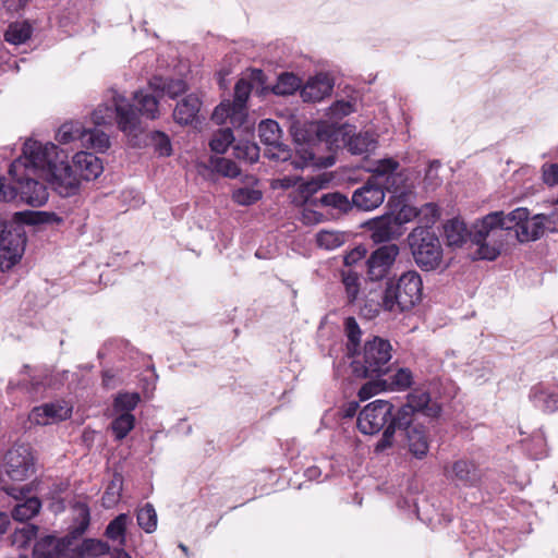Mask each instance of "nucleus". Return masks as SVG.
<instances>
[{"label":"nucleus","mask_w":558,"mask_h":558,"mask_svg":"<svg viewBox=\"0 0 558 558\" xmlns=\"http://www.w3.org/2000/svg\"><path fill=\"white\" fill-rule=\"evenodd\" d=\"M439 162L434 161L428 166V169L425 174V183L428 187L434 189L439 184V178H438V169H439Z\"/></svg>","instance_id":"obj_61"},{"label":"nucleus","mask_w":558,"mask_h":558,"mask_svg":"<svg viewBox=\"0 0 558 558\" xmlns=\"http://www.w3.org/2000/svg\"><path fill=\"white\" fill-rule=\"evenodd\" d=\"M73 162L80 171V177L87 181L98 178L104 170L101 160L90 153H76L73 157Z\"/></svg>","instance_id":"obj_21"},{"label":"nucleus","mask_w":558,"mask_h":558,"mask_svg":"<svg viewBox=\"0 0 558 558\" xmlns=\"http://www.w3.org/2000/svg\"><path fill=\"white\" fill-rule=\"evenodd\" d=\"M407 403L416 413L421 412L429 417H436L440 413L439 405L432 402L429 393L420 389H415L407 396Z\"/></svg>","instance_id":"obj_22"},{"label":"nucleus","mask_w":558,"mask_h":558,"mask_svg":"<svg viewBox=\"0 0 558 558\" xmlns=\"http://www.w3.org/2000/svg\"><path fill=\"white\" fill-rule=\"evenodd\" d=\"M418 215L416 208L411 206H403L398 215L392 219L396 225H401L404 222L410 221L412 218L416 217Z\"/></svg>","instance_id":"obj_63"},{"label":"nucleus","mask_w":558,"mask_h":558,"mask_svg":"<svg viewBox=\"0 0 558 558\" xmlns=\"http://www.w3.org/2000/svg\"><path fill=\"white\" fill-rule=\"evenodd\" d=\"M353 111V107L348 101H337L330 107V114L333 118H342L350 114Z\"/></svg>","instance_id":"obj_62"},{"label":"nucleus","mask_w":558,"mask_h":558,"mask_svg":"<svg viewBox=\"0 0 558 558\" xmlns=\"http://www.w3.org/2000/svg\"><path fill=\"white\" fill-rule=\"evenodd\" d=\"M543 214L535 215L533 218H526L520 229L517 230V239L520 242L535 241L544 233Z\"/></svg>","instance_id":"obj_27"},{"label":"nucleus","mask_w":558,"mask_h":558,"mask_svg":"<svg viewBox=\"0 0 558 558\" xmlns=\"http://www.w3.org/2000/svg\"><path fill=\"white\" fill-rule=\"evenodd\" d=\"M399 162L393 158H384L376 160L369 171L376 184L386 189V191L399 192L403 183V174L401 173Z\"/></svg>","instance_id":"obj_12"},{"label":"nucleus","mask_w":558,"mask_h":558,"mask_svg":"<svg viewBox=\"0 0 558 558\" xmlns=\"http://www.w3.org/2000/svg\"><path fill=\"white\" fill-rule=\"evenodd\" d=\"M347 146L351 154L362 155L375 149L376 140L369 132L359 133L349 140Z\"/></svg>","instance_id":"obj_33"},{"label":"nucleus","mask_w":558,"mask_h":558,"mask_svg":"<svg viewBox=\"0 0 558 558\" xmlns=\"http://www.w3.org/2000/svg\"><path fill=\"white\" fill-rule=\"evenodd\" d=\"M416 411L411 408L408 403L403 404L398 409L396 413L392 412L389 421V425L393 428H408L412 423Z\"/></svg>","instance_id":"obj_45"},{"label":"nucleus","mask_w":558,"mask_h":558,"mask_svg":"<svg viewBox=\"0 0 558 558\" xmlns=\"http://www.w3.org/2000/svg\"><path fill=\"white\" fill-rule=\"evenodd\" d=\"M121 480H113L107 487L102 496V505L106 508H112L121 496Z\"/></svg>","instance_id":"obj_56"},{"label":"nucleus","mask_w":558,"mask_h":558,"mask_svg":"<svg viewBox=\"0 0 558 558\" xmlns=\"http://www.w3.org/2000/svg\"><path fill=\"white\" fill-rule=\"evenodd\" d=\"M65 159H68L66 153L53 143L28 140L24 144L23 155L11 163L9 173L20 181L27 173L44 179L61 160Z\"/></svg>","instance_id":"obj_3"},{"label":"nucleus","mask_w":558,"mask_h":558,"mask_svg":"<svg viewBox=\"0 0 558 558\" xmlns=\"http://www.w3.org/2000/svg\"><path fill=\"white\" fill-rule=\"evenodd\" d=\"M129 522L130 518L128 514H119L108 524L105 533L106 536L113 542H118L120 546H123L125 544V532Z\"/></svg>","instance_id":"obj_34"},{"label":"nucleus","mask_w":558,"mask_h":558,"mask_svg":"<svg viewBox=\"0 0 558 558\" xmlns=\"http://www.w3.org/2000/svg\"><path fill=\"white\" fill-rule=\"evenodd\" d=\"M201 108V100L195 95L183 98L175 107L173 117L180 124H189L194 121Z\"/></svg>","instance_id":"obj_26"},{"label":"nucleus","mask_w":558,"mask_h":558,"mask_svg":"<svg viewBox=\"0 0 558 558\" xmlns=\"http://www.w3.org/2000/svg\"><path fill=\"white\" fill-rule=\"evenodd\" d=\"M317 245L331 251L340 247L345 242V234L335 230H320L316 234Z\"/></svg>","instance_id":"obj_40"},{"label":"nucleus","mask_w":558,"mask_h":558,"mask_svg":"<svg viewBox=\"0 0 558 558\" xmlns=\"http://www.w3.org/2000/svg\"><path fill=\"white\" fill-rule=\"evenodd\" d=\"M234 141V135L230 128L218 130L209 142L213 151L223 154Z\"/></svg>","instance_id":"obj_46"},{"label":"nucleus","mask_w":558,"mask_h":558,"mask_svg":"<svg viewBox=\"0 0 558 558\" xmlns=\"http://www.w3.org/2000/svg\"><path fill=\"white\" fill-rule=\"evenodd\" d=\"M396 428L391 425H387L380 439L375 445V452L380 453L391 448L395 444Z\"/></svg>","instance_id":"obj_58"},{"label":"nucleus","mask_w":558,"mask_h":558,"mask_svg":"<svg viewBox=\"0 0 558 558\" xmlns=\"http://www.w3.org/2000/svg\"><path fill=\"white\" fill-rule=\"evenodd\" d=\"M408 447L410 452L417 459L424 458L429 449V440L422 427H412L408 430Z\"/></svg>","instance_id":"obj_30"},{"label":"nucleus","mask_w":558,"mask_h":558,"mask_svg":"<svg viewBox=\"0 0 558 558\" xmlns=\"http://www.w3.org/2000/svg\"><path fill=\"white\" fill-rule=\"evenodd\" d=\"M396 222L391 218H380L374 223L372 239L376 243L388 242L393 239L396 233Z\"/></svg>","instance_id":"obj_37"},{"label":"nucleus","mask_w":558,"mask_h":558,"mask_svg":"<svg viewBox=\"0 0 558 558\" xmlns=\"http://www.w3.org/2000/svg\"><path fill=\"white\" fill-rule=\"evenodd\" d=\"M391 344L380 337L368 339L362 351L351 356V368L355 376L366 378L373 375H380L388 369L391 360Z\"/></svg>","instance_id":"obj_5"},{"label":"nucleus","mask_w":558,"mask_h":558,"mask_svg":"<svg viewBox=\"0 0 558 558\" xmlns=\"http://www.w3.org/2000/svg\"><path fill=\"white\" fill-rule=\"evenodd\" d=\"M474 225L469 231L463 221L452 219L445 225V236L449 246H461L469 236L472 240Z\"/></svg>","instance_id":"obj_28"},{"label":"nucleus","mask_w":558,"mask_h":558,"mask_svg":"<svg viewBox=\"0 0 558 558\" xmlns=\"http://www.w3.org/2000/svg\"><path fill=\"white\" fill-rule=\"evenodd\" d=\"M70 544L71 541L68 537L46 536L36 543L34 558H70L68 554Z\"/></svg>","instance_id":"obj_19"},{"label":"nucleus","mask_w":558,"mask_h":558,"mask_svg":"<svg viewBox=\"0 0 558 558\" xmlns=\"http://www.w3.org/2000/svg\"><path fill=\"white\" fill-rule=\"evenodd\" d=\"M341 276L349 302L355 301L360 291V277L357 272L348 268L342 270Z\"/></svg>","instance_id":"obj_51"},{"label":"nucleus","mask_w":558,"mask_h":558,"mask_svg":"<svg viewBox=\"0 0 558 558\" xmlns=\"http://www.w3.org/2000/svg\"><path fill=\"white\" fill-rule=\"evenodd\" d=\"M160 98V93L149 87L134 94V100L138 106V111L142 116L149 119H156L158 117V102Z\"/></svg>","instance_id":"obj_23"},{"label":"nucleus","mask_w":558,"mask_h":558,"mask_svg":"<svg viewBox=\"0 0 558 558\" xmlns=\"http://www.w3.org/2000/svg\"><path fill=\"white\" fill-rule=\"evenodd\" d=\"M383 391H387V389L385 386V381H383V379L379 378L376 380H369V381L365 383L360 388L357 396H359L360 400L365 401Z\"/></svg>","instance_id":"obj_55"},{"label":"nucleus","mask_w":558,"mask_h":558,"mask_svg":"<svg viewBox=\"0 0 558 558\" xmlns=\"http://www.w3.org/2000/svg\"><path fill=\"white\" fill-rule=\"evenodd\" d=\"M72 414V407L65 401H56L35 407L28 420L35 425H50L68 420Z\"/></svg>","instance_id":"obj_14"},{"label":"nucleus","mask_w":558,"mask_h":558,"mask_svg":"<svg viewBox=\"0 0 558 558\" xmlns=\"http://www.w3.org/2000/svg\"><path fill=\"white\" fill-rule=\"evenodd\" d=\"M44 179L62 197L73 196L80 191V179L72 171L68 159L61 160Z\"/></svg>","instance_id":"obj_11"},{"label":"nucleus","mask_w":558,"mask_h":558,"mask_svg":"<svg viewBox=\"0 0 558 558\" xmlns=\"http://www.w3.org/2000/svg\"><path fill=\"white\" fill-rule=\"evenodd\" d=\"M395 407L387 400H375L359 413L356 426L362 434L375 435L388 425Z\"/></svg>","instance_id":"obj_9"},{"label":"nucleus","mask_w":558,"mask_h":558,"mask_svg":"<svg viewBox=\"0 0 558 558\" xmlns=\"http://www.w3.org/2000/svg\"><path fill=\"white\" fill-rule=\"evenodd\" d=\"M31 26L27 23H13L7 29L4 38L8 43L20 45L31 37Z\"/></svg>","instance_id":"obj_42"},{"label":"nucleus","mask_w":558,"mask_h":558,"mask_svg":"<svg viewBox=\"0 0 558 558\" xmlns=\"http://www.w3.org/2000/svg\"><path fill=\"white\" fill-rule=\"evenodd\" d=\"M529 215L526 208L519 207L508 214L494 211L477 220L472 232V242L477 245L476 257L496 259L505 244L506 232L520 229Z\"/></svg>","instance_id":"obj_1"},{"label":"nucleus","mask_w":558,"mask_h":558,"mask_svg":"<svg viewBox=\"0 0 558 558\" xmlns=\"http://www.w3.org/2000/svg\"><path fill=\"white\" fill-rule=\"evenodd\" d=\"M319 202L322 205L337 209L339 213H348L353 206L352 201L339 192L324 194Z\"/></svg>","instance_id":"obj_43"},{"label":"nucleus","mask_w":558,"mask_h":558,"mask_svg":"<svg viewBox=\"0 0 558 558\" xmlns=\"http://www.w3.org/2000/svg\"><path fill=\"white\" fill-rule=\"evenodd\" d=\"M14 185H8L3 178H0V201L11 202L20 197L27 205L37 207L44 205L48 199L47 187L38 182L40 177L27 173L20 181L11 175Z\"/></svg>","instance_id":"obj_7"},{"label":"nucleus","mask_w":558,"mask_h":558,"mask_svg":"<svg viewBox=\"0 0 558 558\" xmlns=\"http://www.w3.org/2000/svg\"><path fill=\"white\" fill-rule=\"evenodd\" d=\"M74 525L72 530L73 536H78L85 533L90 522L89 508L85 504H77L74 507Z\"/></svg>","instance_id":"obj_44"},{"label":"nucleus","mask_w":558,"mask_h":558,"mask_svg":"<svg viewBox=\"0 0 558 558\" xmlns=\"http://www.w3.org/2000/svg\"><path fill=\"white\" fill-rule=\"evenodd\" d=\"M135 417L132 413H118L111 423V429L118 440H122L134 428Z\"/></svg>","instance_id":"obj_41"},{"label":"nucleus","mask_w":558,"mask_h":558,"mask_svg":"<svg viewBox=\"0 0 558 558\" xmlns=\"http://www.w3.org/2000/svg\"><path fill=\"white\" fill-rule=\"evenodd\" d=\"M398 255L399 246L397 244H387L375 250L366 262L368 278L373 281L384 279Z\"/></svg>","instance_id":"obj_13"},{"label":"nucleus","mask_w":558,"mask_h":558,"mask_svg":"<svg viewBox=\"0 0 558 558\" xmlns=\"http://www.w3.org/2000/svg\"><path fill=\"white\" fill-rule=\"evenodd\" d=\"M25 234L21 231L9 233L0 244V270L7 271L14 267L25 251Z\"/></svg>","instance_id":"obj_15"},{"label":"nucleus","mask_w":558,"mask_h":558,"mask_svg":"<svg viewBox=\"0 0 558 558\" xmlns=\"http://www.w3.org/2000/svg\"><path fill=\"white\" fill-rule=\"evenodd\" d=\"M408 242L416 265L423 270H434L442 263V247L438 236L429 228L412 230Z\"/></svg>","instance_id":"obj_6"},{"label":"nucleus","mask_w":558,"mask_h":558,"mask_svg":"<svg viewBox=\"0 0 558 558\" xmlns=\"http://www.w3.org/2000/svg\"><path fill=\"white\" fill-rule=\"evenodd\" d=\"M149 88L158 90L163 97L165 95L174 98L186 90V85L182 80H165L162 77H154L149 82Z\"/></svg>","instance_id":"obj_31"},{"label":"nucleus","mask_w":558,"mask_h":558,"mask_svg":"<svg viewBox=\"0 0 558 558\" xmlns=\"http://www.w3.org/2000/svg\"><path fill=\"white\" fill-rule=\"evenodd\" d=\"M544 230L545 232H558V210L550 213L549 215H544Z\"/></svg>","instance_id":"obj_64"},{"label":"nucleus","mask_w":558,"mask_h":558,"mask_svg":"<svg viewBox=\"0 0 558 558\" xmlns=\"http://www.w3.org/2000/svg\"><path fill=\"white\" fill-rule=\"evenodd\" d=\"M445 474L458 486H475L482 478L478 466L469 460H458L450 468L445 469Z\"/></svg>","instance_id":"obj_16"},{"label":"nucleus","mask_w":558,"mask_h":558,"mask_svg":"<svg viewBox=\"0 0 558 558\" xmlns=\"http://www.w3.org/2000/svg\"><path fill=\"white\" fill-rule=\"evenodd\" d=\"M151 140L155 146L156 151L160 156H170L172 153V147L169 137L162 132H154L151 135Z\"/></svg>","instance_id":"obj_57"},{"label":"nucleus","mask_w":558,"mask_h":558,"mask_svg":"<svg viewBox=\"0 0 558 558\" xmlns=\"http://www.w3.org/2000/svg\"><path fill=\"white\" fill-rule=\"evenodd\" d=\"M529 397L534 405L544 412L551 413L558 410V395L543 385L534 386Z\"/></svg>","instance_id":"obj_24"},{"label":"nucleus","mask_w":558,"mask_h":558,"mask_svg":"<svg viewBox=\"0 0 558 558\" xmlns=\"http://www.w3.org/2000/svg\"><path fill=\"white\" fill-rule=\"evenodd\" d=\"M141 398L136 392L119 393L113 402V411L116 413H131L136 408Z\"/></svg>","instance_id":"obj_49"},{"label":"nucleus","mask_w":558,"mask_h":558,"mask_svg":"<svg viewBox=\"0 0 558 558\" xmlns=\"http://www.w3.org/2000/svg\"><path fill=\"white\" fill-rule=\"evenodd\" d=\"M210 166L215 171L228 178H236L240 174L236 163L227 158H210Z\"/></svg>","instance_id":"obj_52"},{"label":"nucleus","mask_w":558,"mask_h":558,"mask_svg":"<svg viewBox=\"0 0 558 558\" xmlns=\"http://www.w3.org/2000/svg\"><path fill=\"white\" fill-rule=\"evenodd\" d=\"M41 504L38 498L31 497L24 502L17 504L12 510V518L16 521H27L35 517L40 510Z\"/></svg>","instance_id":"obj_38"},{"label":"nucleus","mask_w":558,"mask_h":558,"mask_svg":"<svg viewBox=\"0 0 558 558\" xmlns=\"http://www.w3.org/2000/svg\"><path fill=\"white\" fill-rule=\"evenodd\" d=\"M84 133L85 129L80 122H66L60 126L57 133V140L61 144H68L73 141H80L82 144Z\"/></svg>","instance_id":"obj_39"},{"label":"nucleus","mask_w":558,"mask_h":558,"mask_svg":"<svg viewBox=\"0 0 558 558\" xmlns=\"http://www.w3.org/2000/svg\"><path fill=\"white\" fill-rule=\"evenodd\" d=\"M383 381L387 391H404L412 386L413 374L409 368L401 367Z\"/></svg>","instance_id":"obj_32"},{"label":"nucleus","mask_w":558,"mask_h":558,"mask_svg":"<svg viewBox=\"0 0 558 558\" xmlns=\"http://www.w3.org/2000/svg\"><path fill=\"white\" fill-rule=\"evenodd\" d=\"M258 133L260 141L268 146H272L278 151L271 153V158H277L281 161H288L290 159L289 150L280 144L281 130L279 124L274 120H264L258 125Z\"/></svg>","instance_id":"obj_18"},{"label":"nucleus","mask_w":558,"mask_h":558,"mask_svg":"<svg viewBox=\"0 0 558 558\" xmlns=\"http://www.w3.org/2000/svg\"><path fill=\"white\" fill-rule=\"evenodd\" d=\"M344 332L348 338L347 355H355L359 351L362 331L354 317H347L344 320Z\"/></svg>","instance_id":"obj_36"},{"label":"nucleus","mask_w":558,"mask_h":558,"mask_svg":"<svg viewBox=\"0 0 558 558\" xmlns=\"http://www.w3.org/2000/svg\"><path fill=\"white\" fill-rule=\"evenodd\" d=\"M333 83L326 74H318L312 77L303 86L301 96L304 101H320L332 92Z\"/></svg>","instance_id":"obj_20"},{"label":"nucleus","mask_w":558,"mask_h":558,"mask_svg":"<svg viewBox=\"0 0 558 558\" xmlns=\"http://www.w3.org/2000/svg\"><path fill=\"white\" fill-rule=\"evenodd\" d=\"M246 114L240 110H235V106L231 101H223L213 112L211 119L217 124L225 123L228 119L233 126L241 125Z\"/></svg>","instance_id":"obj_29"},{"label":"nucleus","mask_w":558,"mask_h":558,"mask_svg":"<svg viewBox=\"0 0 558 558\" xmlns=\"http://www.w3.org/2000/svg\"><path fill=\"white\" fill-rule=\"evenodd\" d=\"M543 180L550 186L558 184V163L543 166Z\"/></svg>","instance_id":"obj_60"},{"label":"nucleus","mask_w":558,"mask_h":558,"mask_svg":"<svg viewBox=\"0 0 558 558\" xmlns=\"http://www.w3.org/2000/svg\"><path fill=\"white\" fill-rule=\"evenodd\" d=\"M4 469L13 481H25L34 473V457L28 446L11 448L4 457Z\"/></svg>","instance_id":"obj_10"},{"label":"nucleus","mask_w":558,"mask_h":558,"mask_svg":"<svg viewBox=\"0 0 558 558\" xmlns=\"http://www.w3.org/2000/svg\"><path fill=\"white\" fill-rule=\"evenodd\" d=\"M83 147L94 149L98 153L106 151L110 146L109 136L99 130H86L83 135Z\"/></svg>","instance_id":"obj_35"},{"label":"nucleus","mask_w":558,"mask_h":558,"mask_svg":"<svg viewBox=\"0 0 558 558\" xmlns=\"http://www.w3.org/2000/svg\"><path fill=\"white\" fill-rule=\"evenodd\" d=\"M341 134L339 130H332L331 133L325 138V132L317 130V138L315 142L301 143V137L298 133H294V140L298 144L296 147V156L293 160L290 161V166L294 169H303L310 166L317 167H330L335 163V158L329 156L326 158H316V153L322 149V146H326L331 148L333 141H337L338 136Z\"/></svg>","instance_id":"obj_8"},{"label":"nucleus","mask_w":558,"mask_h":558,"mask_svg":"<svg viewBox=\"0 0 558 558\" xmlns=\"http://www.w3.org/2000/svg\"><path fill=\"white\" fill-rule=\"evenodd\" d=\"M137 523L146 532L153 533L157 527V513L151 504H146L137 512Z\"/></svg>","instance_id":"obj_48"},{"label":"nucleus","mask_w":558,"mask_h":558,"mask_svg":"<svg viewBox=\"0 0 558 558\" xmlns=\"http://www.w3.org/2000/svg\"><path fill=\"white\" fill-rule=\"evenodd\" d=\"M109 551V545L100 539L85 538L75 546L70 558H98Z\"/></svg>","instance_id":"obj_25"},{"label":"nucleus","mask_w":558,"mask_h":558,"mask_svg":"<svg viewBox=\"0 0 558 558\" xmlns=\"http://www.w3.org/2000/svg\"><path fill=\"white\" fill-rule=\"evenodd\" d=\"M423 281L415 270L403 272L396 281H388L384 291L381 303L365 304L362 312L373 318L379 314L380 308L390 313L410 311L422 300Z\"/></svg>","instance_id":"obj_2"},{"label":"nucleus","mask_w":558,"mask_h":558,"mask_svg":"<svg viewBox=\"0 0 558 558\" xmlns=\"http://www.w3.org/2000/svg\"><path fill=\"white\" fill-rule=\"evenodd\" d=\"M532 444H533L534 447L533 448L532 447H527V449L530 451V454L534 459H541L542 457H544L546 454L545 439H544V437L541 434H537V435L533 436Z\"/></svg>","instance_id":"obj_59"},{"label":"nucleus","mask_w":558,"mask_h":558,"mask_svg":"<svg viewBox=\"0 0 558 558\" xmlns=\"http://www.w3.org/2000/svg\"><path fill=\"white\" fill-rule=\"evenodd\" d=\"M385 190L386 189L383 186L373 182V180H368L353 193L352 205L364 211L373 210L383 204Z\"/></svg>","instance_id":"obj_17"},{"label":"nucleus","mask_w":558,"mask_h":558,"mask_svg":"<svg viewBox=\"0 0 558 558\" xmlns=\"http://www.w3.org/2000/svg\"><path fill=\"white\" fill-rule=\"evenodd\" d=\"M262 197V192L251 187H240L232 193V199L241 206H248Z\"/></svg>","instance_id":"obj_54"},{"label":"nucleus","mask_w":558,"mask_h":558,"mask_svg":"<svg viewBox=\"0 0 558 558\" xmlns=\"http://www.w3.org/2000/svg\"><path fill=\"white\" fill-rule=\"evenodd\" d=\"M234 156L238 159L253 163L259 158V147L252 142H240L234 146Z\"/></svg>","instance_id":"obj_53"},{"label":"nucleus","mask_w":558,"mask_h":558,"mask_svg":"<svg viewBox=\"0 0 558 558\" xmlns=\"http://www.w3.org/2000/svg\"><path fill=\"white\" fill-rule=\"evenodd\" d=\"M92 119L96 125H111L116 121L125 134H133L140 128L138 114L116 89L107 92L105 101L93 111Z\"/></svg>","instance_id":"obj_4"},{"label":"nucleus","mask_w":558,"mask_h":558,"mask_svg":"<svg viewBox=\"0 0 558 558\" xmlns=\"http://www.w3.org/2000/svg\"><path fill=\"white\" fill-rule=\"evenodd\" d=\"M252 90L251 83L245 78H240L234 87V100L232 104L235 106V110L245 112V105Z\"/></svg>","instance_id":"obj_50"},{"label":"nucleus","mask_w":558,"mask_h":558,"mask_svg":"<svg viewBox=\"0 0 558 558\" xmlns=\"http://www.w3.org/2000/svg\"><path fill=\"white\" fill-rule=\"evenodd\" d=\"M300 87V80L292 73H283L278 77L272 90L276 95H291Z\"/></svg>","instance_id":"obj_47"}]
</instances>
